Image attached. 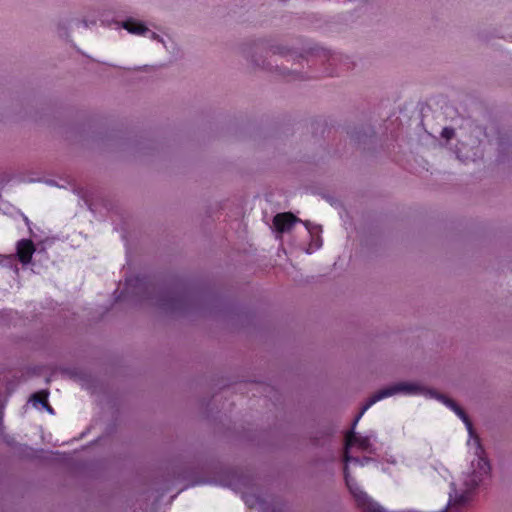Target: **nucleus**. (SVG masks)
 Instances as JSON below:
<instances>
[{"mask_svg":"<svg viewBox=\"0 0 512 512\" xmlns=\"http://www.w3.org/2000/svg\"><path fill=\"white\" fill-rule=\"evenodd\" d=\"M135 288L139 290L137 294L141 299L151 301L152 305L172 316L197 311L206 301L199 289L182 281L163 284L136 279Z\"/></svg>","mask_w":512,"mask_h":512,"instance_id":"obj_1","label":"nucleus"},{"mask_svg":"<svg viewBox=\"0 0 512 512\" xmlns=\"http://www.w3.org/2000/svg\"><path fill=\"white\" fill-rule=\"evenodd\" d=\"M419 387V390L415 394H424L426 396L435 398L441 402H443L446 406L451 408L466 424L469 431H472V423L469 419V416L465 412V410L453 399L449 398L447 395L442 394L434 389H427L425 387H422L420 385H417Z\"/></svg>","mask_w":512,"mask_h":512,"instance_id":"obj_2","label":"nucleus"},{"mask_svg":"<svg viewBox=\"0 0 512 512\" xmlns=\"http://www.w3.org/2000/svg\"><path fill=\"white\" fill-rule=\"evenodd\" d=\"M419 387V390L415 394H424L426 396L435 398L441 402H443L446 406L451 408L466 424L469 431H472V423L469 419V416L465 412V410L453 399L449 398L447 395L442 394L434 389H427L425 387H422L420 385H417Z\"/></svg>","mask_w":512,"mask_h":512,"instance_id":"obj_3","label":"nucleus"},{"mask_svg":"<svg viewBox=\"0 0 512 512\" xmlns=\"http://www.w3.org/2000/svg\"><path fill=\"white\" fill-rule=\"evenodd\" d=\"M296 222H302L291 212L278 213L273 218V224L280 233L289 231Z\"/></svg>","mask_w":512,"mask_h":512,"instance_id":"obj_4","label":"nucleus"},{"mask_svg":"<svg viewBox=\"0 0 512 512\" xmlns=\"http://www.w3.org/2000/svg\"><path fill=\"white\" fill-rule=\"evenodd\" d=\"M35 252V245L29 239H22L17 243V256L22 264H29Z\"/></svg>","mask_w":512,"mask_h":512,"instance_id":"obj_5","label":"nucleus"},{"mask_svg":"<svg viewBox=\"0 0 512 512\" xmlns=\"http://www.w3.org/2000/svg\"><path fill=\"white\" fill-rule=\"evenodd\" d=\"M333 434L334 429L331 426L320 429L314 436L310 437L311 444L315 447H325L331 442Z\"/></svg>","mask_w":512,"mask_h":512,"instance_id":"obj_6","label":"nucleus"},{"mask_svg":"<svg viewBox=\"0 0 512 512\" xmlns=\"http://www.w3.org/2000/svg\"><path fill=\"white\" fill-rule=\"evenodd\" d=\"M123 28L132 34L143 35L149 31L143 22L129 18L122 24Z\"/></svg>","mask_w":512,"mask_h":512,"instance_id":"obj_7","label":"nucleus"},{"mask_svg":"<svg viewBox=\"0 0 512 512\" xmlns=\"http://www.w3.org/2000/svg\"><path fill=\"white\" fill-rule=\"evenodd\" d=\"M30 401H32L35 406L38 404H41L45 407H48L49 410L51 411V408L49 407V404H48V392L47 391L42 390V391H38V392L32 394L30 397Z\"/></svg>","mask_w":512,"mask_h":512,"instance_id":"obj_8","label":"nucleus"},{"mask_svg":"<svg viewBox=\"0 0 512 512\" xmlns=\"http://www.w3.org/2000/svg\"><path fill=\"white\" fill-rule=\"evenodd\" d=\"M442 137L446 138L447 140L452 139L455 135L454 129L452 128H444L442 133Z\"/></svg>","mask_w":512,"mask_h":512,"instance_id":"obj_9","label":"nucleus"},{"mask_svg":"<svg viewBox=\"0 0 512 512\" xmlns=\"http://www.w3.org/2000/svg\"><path fill=\"white\" fill-rule=\"evenodd\" d=\"M271 51L273 54H285L286 50L282 46H272Z\"/></svg>","mask_w":512,"mask_h":512,"instance_id":"obj_10","label":"nucleus"},{"mask_svg":"<svg viewBox=\"0 0 512 512\" xmlns=\"http://www.w3.org/2000/svg\"><path fill=\"white\" fill-rule=\"evenodd\" d=\"M151 38L158 40L159 39V35L156 34L155 32H151Z\"/></svg>","mask_w":512,"mask_h":512,"instance_id":"obj_11","label":"nucleus"},{"mask_svg":"<svg viewBox=\"0 0 512 512\" xmlns=\"http://www.w3.org/2000/svg\"><path fill=\"white\" fill-rule=\"evenodd\" d=\"M328 61H329L330 65H331L335 61V59L332 57V58H329Z\"/></svg>","mask_w":512,"mask_h":512,"instance_id":"obj_12","label":"nucleus"},{"mask_svg":"<svg viewBox=\"0 0 512 512\" xmlns=\"http://www.w3.org/2000/svg\"><path fill=\"white\" fill-rule=\"evenodd\" d=\"M304 224L309 229L310 222L309 221H305Z\"/></svg>","mask_w":512,"mask_h":512,"instance_id":"obj_13","label":"nucleus"}]
</instances>
